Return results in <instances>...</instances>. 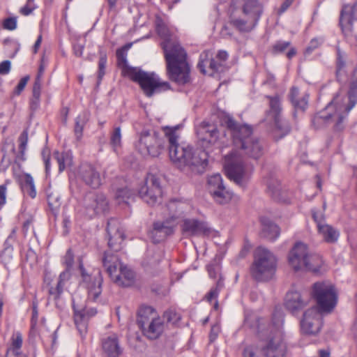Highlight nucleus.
<instances>
[{
    "label": "nucleus",
    "instance_id": "9b49d317",
    "mask_svg": "<svg viewBox=\"0 0 357 357\" xmlns=\"http://www.w3.org/2000/svg\"><path fill=\"white\" fill-rule=\"evenodd\" d=\"M339 24L345 36H354L357 42V0L354 4L342 6Z\"/></svg>",
    "mask_w": 357,
    "mask_h": 357
},
{
    "label": "nucleus",
    "instance_id": "ddd939ff",
    "mask_svg": "<svg viewBox=\"0 0 357 357\" xmlns=\"http://www.w3.org/2000/svg\"><path fill=\"white\" fill-rule=\"evenodd\" d=\"M79 270L83 282L88 290V299L96 301L102 292V278L100 271H96L93 275H89L82 264H79Z\"/></svg>",
    "mask_w": 357,
    "mask_h": 357
},
{
    "label": "nucleus",
    "instance_id": "2f4dec72",
    "mask_svg": "<svg viewBox=\"0 0 357 357\" xmlns=\"http://www.w3.org/2000/svg\"><path fill=\"white\" fill-rule=\"evenodd\" d=\"M21 188L25 195L31 199L36 196V190L33 177L29 174H24L21 178Z\"/></svg>",
    "mask_w": 357,
    "mask_h": 357
},
{
    "label": "nucleus",
    "instance_id": "72a5a7b5",
    "mask_svg": "<svg viewBox=\"0 0 357 357\" xmlns=\"http://www.w3.org/2000/svg\"><path fill=\"white\" fill-rule=\"evenodd\" d=\"M322 265L323 261L321 257L317 254H311L308 255L306 263L304 265V269L319 273L321 272Z\"/></svg>",
    "mask_w": 357,
    "mask_h": 357
},
{
    "label": "nucleus",
    "instance_id": "1a4fd4ad",
    "mask_svg": "<svg viewBox=\"0 0 357 357\" xmlns=\"http://www.w3.org/2000/svg\"><path fill=\"white\" fill-rule=\"evenodd\" d=\"M312 297L317 302V309L321 312H331L337 302V291L330 282H317L312 286Z\"/></svg>",
    "mask_w": 357,
    "mask_h": 357
},
{
    "label": "nucleus",
    "instance_id": "864d4df0",
    "mask_svg": "<svg viewBox=\"0 0 357 357\" xmlns=\"http://www.w3.org/2000/svg\"><path fill=\"white\" fill-rule=\"evenodd\" d=\"M312 214L314 222L317 223V227L326 223L325 216L323 211L313 209L312 211Z\"/></svg>",
    "mask_w": 357,
    "mask_h": 357
},
{
    "label": "nucleus",
    "instance_id": "bf43d9fd",
    "mask_svg": "<svg viewBox=\"0 0 357 357\" xmlns=\"http://www.w3.org/2000/svg\"><path fill=\"white\" fill-rule=\"evenodd\" d=\"M10 61L8 60L3 61L0 63V74L7 75L10 70Z\"/></svg>",
    "mask_w": 357,
    "mask_h": 357
},
{
    "label": "nucleus",
    "instance_id": "b1692460",
    "mask_svg": "<svg viewBox=\"0 0 357 357\" xmlns=\"http://www.w3.org/2000/svg\"><path fill=\"white\" fill-rule=\"evenodd\" d=\"M289 97L296 110L304 112L307 107L309 95L306 93L301 94L297 87H291Z\"/></svg>",
    "mask_w": 357,
    "mask_h": 357
},
{
    "label": "nucleus",
    "instance_id": "7ed1b4c3",
    "mask_svg": "<svg viewBox=\"0 0 357 357\" xmlns=\"http://www.w3.org/2000/svg\"><path fill=\"white\" fill-rule=\"evenodd\" d=\"M107 232L109 236L108 246L109 250L104 252L102 263L111 280L117 285L130 287L135 282L134 272L123 266L119 257L112 251L118 252L121 249V243L125 239V234L119 220L110 218L107 221Z\"/></svg>",
    "mask_w": 357,
    "mask_h": 357
},
{
    "label": "nucleus",
    "instance_id": "a211bd4d",
    "mask_svg": "<svg viewBox=\"0 0 357 357\" xmlns=\"http://www.w3.org/2000/svg\"><path fill=\"white\" fill-rule=\"evenodd\" d=\"M181 227L183 235L187 237L209 232V228L206 222L194 218L184 219Z\"/></svg>",
    "mask_w": 357,
    "mask_h": 357
},
{
    "label": "nucleus",
    "instance_id": "37998d69",
    "mask_svg": "<svg viewBox=\"0 0 357 357\" xmlns=\"http://www.w3.org/2000/svg\"><path fill=\"white\" fill-rule=\"evenodd\" d=\"M268 193L273 199L281 198L280 184L278 180H271L267 183Z\"/></svg>",
    "mask_w": 357,
    "mask_h": 357
},
{
    "label": "nucleus",
    "instance_id": "e2e57ef3",
    "mask_svg": "<svg viewBox=\"0 0 357 357\" xmlns=\"http://www.w3.org/2000/svg\"><path fill=\"white\" fill-rule=\"evenodd\" d=\"M84 48V45L81 43H75L73 45V51L74 54L77 56H81L83 54V50Z\"/></svg>",
    "mask_w": 357,
    "mask_h": 357
},
{
    "label": "nucleus",
    "instance_id": "f704fd0d",
    "mask_svg": "<svg viewBox=\"0 0 357 357\" xmlns=\"http://www.w3.org/2000/svg\"><path fill=\"white\" fill-rule=\"evenodd\" d=\"M54 158L58 163L59 172H63L66 167L70 166L73 162L71 154L67 152L59 153V151H55L54 153Z\"/></svg>",
    "mask_w": 357,
    "mask_h": 357
},
{
    "label": "nucleus",
    "instance_id": "6e6d98bb",
    "mask_svg": "<svg viewBox=\"0 0 357 357\" xmlns=\"http://www.w3.org/2000/svg\"><path fill=\"white\" fill-rule=\"evenodd\" d=\"M74 263V254L70 248L67 250L65 256L63 257V264L66 266V269H70Z\"/></svg>",
    "mask_w": 357,
    "mask_h": 357
},
{
    "label": "nucleus",
    "instance_id": "79ce46f5",
    "mask_svg": "<svg viewBox=\"0 0 357 357\" xmlns=\"http://www.w3.org/2000/svg\"><path fill=\"white\" fill-rule=\"evenodd\" d=\"M19 153L16 156L15 161H24L25 160V151L28 142V132L26 130H24L19 137Z\"/></svg>",
    "mask_w": 357,
    "mask_h": 357
},
{
    "label": "nucleus",
    "instance_id": "423d86ee",
    "mask_svg": "<svg viewBox=\"0 0 357 357\" xmlns=\"http://www.w3.org/2000/svg\"><path fill=\"white\" fill-rule=\"evenodd\" d=\"M162 191L158 178L153 174H148L144 185L140 188L137 194L128 188H123L116 190L115 197L117 199H122V201L135 199L156 201L158 199L162 198Z\"/></svg>",
    "mask_w": 357,
    "mask_h": 357
},
{
    "label": "nucleus",
    "instance_id": "680f3d73",
    "mask_svg": "<svg viewBox=\"0 0 357 357\" xmlns=\"http://www.w3.org/2000/svg\"><path fill=\"white\" fill-rule=\"evenodd\" d=\"M320 45V42L317 38H313L311 40L308 47L306 48V52L310 54L314 50L317 48Z\"/></svg>",
    "mask_w": 357,
    "mask_h": 357
},
{
    "label": "nucleus",
    "instance_id": "cd10ccee",
    "mask_svg": "<svg viewBox=\"0 0 357 357\" xmlns=\"http://www.w3.org/2000/svg\"><path fill=\"white\" fill-rule=\"evenodd\" d=\"M263 12L262 6L257 0H245L242 8L243 15L259 21Z\"/></svg>",
    "mask_w": 357,
    "mask_h": 357
},
{
    "label": "nucleus",
    "instance_id": "473e14b6",
    "mask_svg": "<svg viewBox=\"0 0 357 357\" xmlns=\"http://www.w3.org/2000/svg\"><path fill=\"white\" fill-rule=\"evenodd\" d=\"M89 113L83 112L79 114L75 120L74 132L77 140H80L82 137L83 130L89 119Z\"/></svg>",
    "mask_w": 357,
    "mask_h": 357
},
{
    "label": "nucleus",
    "instance_id": "58836bf2",
    "mask_svg": "<svg viewBox=\"0 0 357 357\" xmlns=\"http://www.w3.org/2000/svg\"><path fill=\"white\" fill-rule=\"evenodd\" d=\"M85 310H75L74 320L80 334L86 331L87 320L86 318Z\"/></svg>",
    "mask_w": 357,
    "mask_h": 357
},
{
    "label": "nucleus",
    "instance_id": "2eb2a0df",
    "mask_svg": "<svg viewBox=\"0 0 357 357\" xmlns=\"http://www.w3.org/2000/svg\"><path fill=\"white\" fill-rule=\"evenodd\" d=\"M307 248L303 243H297L289 254V263L296 271L304 269L308 257Z\"/></svg>",
    "mask_w": 357,
    "mask_h": 357
},
{
    "label": "nucleus",
    "instance_id": "774afa93",
    "mask_svg": "<svg viewBox=\"0 0 357 357\" xmlns=\"http://www.w3.org/2000/svg\"><path fill=\"white\" fill-rule=\"evenodd\" d=\"M221 36L222 38H230L232 36V33L230 32L227 26H224L220 31Z\"/></svg>",
    "mask_w": 357,
    "mask_h": 357
},
{
    "label": "nucleus",
    "instance_id": "338daca9",
    "mask_svg": "<svg viewBox=\"0 0 357 357\" xmlns=\"http://www.w3.org/2000/svg\"><path fill=\"white\" fill-rule=\"evenodd\" d=\"M294 0H285L282 4L281 5V7L278 11L279 14H282L284 11L287 10V8L291 5Z\"/></svg>",
    "mask_w": 357,
    "mask_h": 357
},
{
    "label": "nucleus",
    "instance_id": "4468645a",
    "mask_svg": "<svg viewBox=\"0 0 357 357\" xmlns=\"http://www.w3.org/2000/svg\"><path fill=\"white\" fill-rule=\"evenodd\" d=\"M178 217L172 215L165 221H158L153 223V229L150 232V237L154 243H158L166 239L174 231V220Z\"/></svg>",
    "mask_w": 357,
    "mask_h": 357
},
{
    "label": "nucleus",
    "instance_id": "f3484780",
    "mask_svg": "<svg viewBox=\"0 0 357 357\" xmlns=\"http://www.w3.org/2000/svg\"><path fill=\"white\" fill-rule=\"evenodd\" d=\"M335 97H339L342 109L348 114L357 102V69H356L351 77L347 96L337 94Z\"/></svg>",
    "mask_w": 357,
    "mask_h": 357
},
{
    "label": "nucleus",
    "instance_id": "412c9836",
    "mask_svg": "<svg viewBox=\"0 0 357 357\" xmlns=\"http://www.w3.org/2000/svg\"><path fill=\"white\" fill-rule=\"evenodd\" d=\"M79 174L85 183L92 188H96L100 185V174L92 165L89 164L82 165L80 167Z\"/></svg>",
    "mask_w": 357,
    "mask_h": 357
},
{
    "label": "nucleus",
    "instance_id": "6ab92c4d",
    "mask_svg": "<svg viewBox=\"0 0 357 357\" xmlns=\"http://www.w3.org/2000/svg\"><path fill=\"white\" fill-rule=\"evenodd\" d=\"M209 192L214 197L222 198L225 199H234V195L227 190L222 184V176L219 174L211 176L208 180Z\"/></svg>",
    "mask_w": 357,
    "mask_h": 357
},
{
    "label": "nucleus",
    "instance_id": "a19ab883",
    "mask_svg": "<svg viewBox=\"0 0 357 357\" xmlns=\"http://www.w3.org/2000/svg\"><path fill=\"white\" fill-rule=\"evenodd\" d=\"M345 54L339 48L337 50L336 61V77L338 81H341V77L344 75V68L346 66Z\"/></svg>",
    "mask_w": 357,
    "mask_h": 357
},
{
    "label": "nucleus",
    "instance_id": "dca6fc26",
    "mask_svg": "<svg viewBox=\"0 0 357 357\" xmlns=\"http://www.w3.org/2000/svg\"><path fill=\"white\" fill-rule=\"evenodd\" d=\"M309 303V298L303 296L296 290H290L287 293L285 306L293 314L303 310Z\"/></svg>",
    "mask_w": 357,
    "mask_h": 357
},
{
    "label": "nucleus",
    "instance_id": "603ef678",
    "mask_svg": "<svg viewBox=\"0 0 357 357\" xmlns=\"http://www.w3.org/2000/svg\"><path fill=\"white\" fill-rule=\"evenodd\" d=\"M3 27L10 31L15 30L17 27V17H10L6 18L3 22Z\"/></svg>",
    "mask_w": 357,
    "mask_h": 357
},
{
    "label": "nucleus",
    "instance_id": "ea45409f",
    "mask_svg": "<svg viewBox=\"0 0 357 357\" xmlns=\"http://www.w3.org/2000/svg\"><path fill=\"white\" fill-rule=\"evenodd\" d=\"M41 84L39 80L34 82L32 98L30 100V108L31 110H36L40 106V97Z\"/></svg>",
    "mask_w": 357,
    "mask_h": 357
},
{
    "label": "nucleus",
    "instance_id": "c03bdc74",
    "mask_svg": "<svg viewBox=\"0 0 357 357\" xmlns=\"http://www.w3.org/2000/svg\"><path fill=\"white\" fill-rule=\"evenodd\" d=\"M110 144L114 151L121 146V130L120 126L115 127L111 133Z\"/></svg>",
    "mask_w": 357,
    "mask_h": 357
},
{
    "label": "nucleus",
    "instance_id": "aec40b11",
    "mask_svg": "<svg viewBox=\"0 0 357 357\" xmlns=\"http://www.w3.org/2000/svg\"><path fill=\"white\" fill-rule=\"evenodd\" d=\"M258 21L243 14L238 16L231 13L229 17V23L240 32H250L257 25Z\"/></svg>",
    "mask_w": 357,
    "mask_h": 357
},
{
    "label": "nucleus",
    "instance_id": "7c9ffc66",
    "mask_svg": "<svg viewBox=\"0 0 357 357\" xmlns=\"http://www.w3.org/2000/svg\"><path fill=\"white\" fill-rule=\"evenodd\" d=\"M117 59V66L122 70V74L129 77L132 74V70L137 69V67H132L128 64L127 61V53L125 52V50L118 49L116 52Z\"/></svg>",
    "mask_w": 357,
    "mask_h": 357
},
{
    "label": "nucleus",
    "instance_id": "f03ea898",
    "mask_svg": "<svg viewBox=\"0 0 357 357\" xmlns=\"http://www.w3.org/2000/svg\"><path fill=\"white\" fill-rule=\"evenodd\" d=\"M225 124L231 132L234 150L225 156L224 167L228 178L241 184L246 177L247 169L238 150L257 160L264 154V146L259 138L253 136L250 126L239 124L231 117L227 118Z\"/></svg>",
    "mask_w": 357,
    "mask_h": 357
},
{
    "label": "nucleus",
    "instance_id": "8fccbe9b",
    "mask_svg": "<svg viewBox=\"0 0 357 357\" xmlns=\"http://www.w3.org/2000/svg\"><path fill=\"white\" fill-rule=\"evenodd\" d=\"M36 8V6L34 3V0H27L26 5L20 8V13L27 16L31 14Z\"/></svg>",
    "mask_w": 357,
    "mask_h": 357
},
{
    "label": "nucleus",
    "instance_id": "39448f33",
    "mask_svg": "<svg viewBox=\"0 0 357 357\" xmlns=\"http://www.w3.org/2000/svg\"><path fill=\"white\" fill-rule=\"evenodd\" d=\"M339 97H334L325 109L316 114L312 119V125L315 129L333 124L336 131H342L346 126L348 114L342 109Z\"/></svg>",
    "mask_w": 357,
    "mask_h": 357
},
{
    "label": "nucleus",
    "instance_id": "9d476101",
    "mask_svg": "<svg viewBox=\"0 0 357 357\" xmlns=\"http://www.w3.org/2000/svg\"><path fill=\"white\" fill-rule=\"evenodd\" d=\"M266 98L268 99L269 109L266 112L264 121L274 125V136L280 139L287 135L291 129L289 123L282 119L281 98L278 95L267 96Z\"/></svg>",
    "mask_w": 357,
    "mask_h": 357
},
{
    "label": "nucleus",
    "instance_id": "4be33fe9",
    "mask_svg": "<svg viewBox=\"0 0 357 357\" xmlns=\"http://www.w3.org/2000/svg\"><path fill=\"white\" fill-rule=\"evenodd\" d=\"M261 229L260 236L270 241H275L280 234L279 227L270 219L262 217L261 218Z\"/></svg>",
    "mask_w": 357,
    "mask_h": 357
},
{
    "label": "nucleus",
    "instance_id": "0e129e2a",
    "mask_svg": "<svg viewBox=\"0 0 357 357\" xmlns=\"http://www.w3.org/2000/svg\"><path fill=\"white\" fill-rule=\"evenodd\" d=\"M68 270L69 269H66V271H63L59 275L58 283H61V285L63 287L64 285V282L69 278L70 273Z\"/></svg>",
    "mask_w": 357,
    "mask_h": 357
},
{
    "label": "nucleus",
    "instance_id": "c756f323",
    "mask_svg": "<svg viewBox=\"0 0 357 357\" xmlns=\"http://www.w3.org/2000/svg\"><path fill=\"white\" fill-rule=\"evenodd\" d=\"M317 229L326 242L333 243L337 241L339 232L332 226L324 223L317 227Z\"/></svg>",
    "mask_w": 357,
    "mask_h": 357
},
{
    "label": "nucleus",
    "instance_id": "13d9d810",
    "mask_svg": "<svg viewBox=\"0 0 357 357\" xmlns=\"http://www.w3.org/2000/svg\"><path fill=\"white\" fill-rule=\"evenodd\" d=\"M220 331V327L219 324H216L211 326L210 334H209L210 342H213L216 340Z\"/></svg>",
    "mask_w": 357,
    "mask_h": 357
},
{
    "label": "nucleus",
    "instance_id": "20e7f679",
    "mask_svg": "<svg viewBox=\"0 0 357 357\" xmlns=\"http://www.w3.org/2000/svg\"><path fill=\"white\" fill-rule=\"evenodd\" d=\"M156 31L164 39L160 45L164 52L169 78L178 84L190 82V68L187 62V53L181 45L171 39L170 31L160 17L155 20Z\"/></svg>",
    "mask_w": 357,
    "mask_h": 357
},
{
    "label": "nucleus",
    "instance_id": "c85d7f7f",
    "mask_svg": "<svg viewBox=\"0 0 357 357\" xmlns=\"http://www.w3.org/2000/svg\"><path fill=\"white\" fill-rule=\"evenodd\" d=\"M264 352L267 357H284L285 347L281 342H275L271 339L264 348Z\"/></svg>",
    "mask_w": 357,
    "mask_h": 357
},
{
    "label": "nucleus",
    "instance_id": "4d7b16f0",
    "mask_svg": "<svg viewBox=\"0 0 357 357\" xmlns=\"http://www.w3.org/2000/svg\"><path fill=\"white\" fill-rule=\"evenodd\" d=\"M29 79V76L27 75V76L22 77L20 80L19 83L16 86L15 91H14V93L15 95L19 96L21 93V92L25 88Z\"/></svg>",
    "mask_w": 357,
    "mask_h": 357
},
{
    "label": "nucleus",
    "instance_id": "393cba45",
    "mask_svg": "<svg viewBox=\"0 0 357 357\" xmlns=\"http://www.w3.org/2000/svg\"><path fill=\"white\" fill-rule=\"evenodd\" d=\"M160 317L156 310L151 306L142 305L137 312V322L139 328L144 327L149 322Z\"/></svg>",
    "mask_w": 357,
    "mask_h": 357
},
{
    "label": "nucleus",
    "instance_id": "c9c22d12",
    "mask_svg": "<svg viewBox=\"0 0 357 357\" xmlns=\"http://www.w3.org/2000/svg\"><path fill=\"white\" fill-rule=\"evenodd\" d=\"M11 347L7 349L6 356L12 353L15 356H18L21 354L20 348L22 345V336L20 332H17L12 336Z\"/></svg>",
    "mask_w": 357,
    "mask_h": 357
},
{
    "label": "nucleus",
    "instance_id": "6e6552de",
    "mask_svg": "<svg viewBox=\"0 0 357 357\" xmlns=\"http://www.w3.org/2000/svg\"><path fill=\"white\" fill-rule=\"evenodd\" d=\"M132 74L128 77L137 83L147 97H152L154 93L167 91L170 85L167 82H162L153 72H146L140 68L132 70Z\"/></svg>",
    "mask_w": 357,
    "mask_h": 357
},
{
    "label": "nucleus",
    "instance_id": "69168bd1",
    "mask_svg": "<svg viewBox=\"0 0 357 357\" xmlns=\"http://www.w3.org/2000/svg\"><path fill=\"white\" fill-rule=\"evenodd\" d=\"M42 155L43 157L45 165V171H46V173L48 174L50 170L49 153H47V155H46V152L45 151H43L42 153Z\"/></svg>",
    "mask_w": 357,
    "mask_h": 357
},
{
    "label": "nucleus",
    "instance_id": "f8f14e48",
    "mask_svg": "<svg viewBox=\"0 0 357 357\" xmlns=\"http://www.w3.org/2000/svg\"><path fill=\"white\" fill-rule=\"evenodd\" d=\"M321 312L317 307H310L305 311L301 321L302 333L316 335L320 332L323 325Z\"/></svg>",
    "mask_w": 357,
    "mask_h": 357
},
{
    "label": "nucleus",
    "instance_id": "bb28decb",
    "mask_svg": "<svg viewBox=\"0 0 357 357\" xmlns=\"http://www.w3.org/2000/svg\"><path fill=\"white\" fill-rule=\"evenodd\" d=\"M82 213L89 218L106 213L109 211L108 202H85Z\"/></svg>",
    "mask_w": 357,
    "mask_h": 357
},
{
    "label": "nucleus",
    "instance_id": "a18cd8bd",
    "mask_svg": "<svg viewBox=\"0 0 357 357\" xmlns=\"http://www.w3.org/2000/svg\"><path fill=\"white\" fill-rule=\"evenodd\" d=\"M107 64V54L105 52L100 51V59L98 61V83L100 82L102 78L105 74V68Z\"/></svg>",
    "mask_w": 357,
    "mask_h": 357
},
{
    "label": "nucleus",
    "instance_id": "de8ad7c7",
    "mask_svg": "<svg viewBox=\"0 0 357 357\" xmlns=\"http://www.w3.org/2000/svg\"><path fill=\"white\" fill-rule=\"evenodd\" d=\"M162 319L166 320L167 323L176 324L180 319V316L174 311L169 310L164 312Z\"/></svg>",
    "mask_w": 357,
    "mask_h": 357
},
{
    "label": "nucleus",
    "instance_id": "5701e85b",
    "mask_svg": "<svg viewBox=\"0 0 357 357\" xmlns=\"http://www.w3.org/2000/svg\"><path fill=\"white\" fill-rule=\"evenodd\" d=\"M164 328V321L161 317H158L140 328L143 335L150 340L158 339L163 333Z\"/></svg>",
    "mask_w": 357,
    "mask_h": 357
},
{
    "label": "nucleus",
    "instance_id": "e433bc0d",
    "mask_svg": "<svg viewBox=\"0 0 357 357\" xmlns=\"http://www.w3.org/2000/svg\"><path fill=\"white\" fill-rule=\"evenodd\" d=\"M203 54L200 56V61L197 64L198 68L203 74H206V71L205 67L208 66V67L214 72H218L221 67L222 64L216 61L214 59H206L203 58Z\"/></svg>",
    "mask_w": 357,
    "mask_h": 357
},
{
    "label": "nucleus",
    "instance_id": "a878e982",
    "mask_svg": "<svg viewBox=\"0 0 357 357\" xmlns=\"http://www.w3.org/2000/svg\"><path fill=\"white\" fill-rule=\"evenodd\" d=\"M102 349L108 357H119L122 354L118 338L113 335L102 340Z\"/></svg>",
    "mask_w": 357,
    "mask_h": 357
},
{
    "label": "nucleus",
    "instance_id": "49530a36",
    "mask_svg": "<svg viewBox=\"0 0 357 357\" xmlns=\"http://www.w3.org/2000/svg\"><path fill=\"white\" fill-rule=\"evenodd\" d=\"M223 287V282L221 279H219L216 282V287L210 290V291L206 295V298L208 301L211 302L213 298H217L220 289Z\"/></svg>",
    "mask_w": 357,
    "mask_h": 357
},
{
    "label": "nucleus",
    "instance_id": "3c124183",
    "mask_svg": "<svg viewBox=\"0 0 357 357\" xmlns=\"http://www.w3.org/2000/svg\"><path fill=\"white\" fill-rule=\"evenodd\" d=\"M291 43L287 41H278L273 46V52L274 54L284 52L289 46Z\"/></svg>",
    "mask_w": 357,
    "mask_h": 357
},
{
    "label": "nucleus",
    "instance_id": "052dcab7",
    "mask_svg": "<svg viewBox=\"0 0 357 357\" xmlns=\"http://www.w3.org/2000/svg\"><path fill=\"white\" fill-rule=\"evenodd\" d=\"M282 324V316L280 312H275L273 317V326L275 328H279Z\"/></svg>",
    "mask_w": 357,
    "mask_h": 357
},
{
    "label": "nucleus",
    "instance_id": "0eeeda50",
    "mask_svg": "<svg viewBox=\"0 0 357 357\" xmlns=\"http://www.w3.org/2000/svg\"><path fill=\"white\" fill-rule=\"evenodd\" d=\"M275 268V255L264 247L259 246L256 248L251 268L253 278L257 281H266L272 278Z\"/></svg>",
    "mask_w": 357,
    "mask_h": 357
},
{
    "label": "nucleus",
    "instance_id": "09e8293b",
    "mask_svg": "<svg viewBox=\"0 0 357 357\" xmlns=\"http://www.w3.org/2000/svg\"><path fill=\"white\" fill-rule=\"evenodd\" d=\"M242 357H259V349L254 345L246 346L242 351Z\"/></svg>",
    "mask_w": 357,
    "mask_h": 357
},
{
    "label": "nucleus",
    "instance_id": "4c0bfd02",
    "mask_svg": "<svg viewBox=\"0 0 357 357\" xmlns=\"http://www.w3.org/2000/svg\"><path fill=\"white\" fill-rule=\"evenodd\" d=\"M0 259L1 261L6 267L13 264L14 262L15 256L13 248L10 243L6 245V243H4V248L0 254Z\"/></svg>",
    "mask_w": 357,
    "mask_h": 357
},
{
    "label": "nucleus",
    "instance_id": "f257e3e1",
    "mask_svg": "<svg viewBox=\"0 0 357 357\" xmlns=\"http://www.w3.org/2000/svg\"><path fill=\"white\" fill-rule=\"evenodd\" d=\"M178 127L164 128V136L160 137L155 132L144 130L139 138V149L142 152L156 157L167 147L172 162L181 170L188 169L195 173H202L207 165L208 151L221 146L220 132L215 123L202 121L196 128L199 145L204 151L193 150L190 146L180 145L176 134Z\"/></svg>",
    "mask_w": 357,
    "mask_h": 357
},
{
    "label": "nucleus",
    "instance_id": "5fc2aeb1",
    "mask_svg": "<svg viewBox=\"0 0 357 357\" xmlns=\"http://www.w3.org/2000/svg\"><path fill=\"white\" fill-rule=\"evenodd\" d=\"M63 287L62 285H61V283H57V285L55 288L51 287L49 289L50 296L54 301L58 300L63 292Z\"/></svg>",
    "mask_w": 357,
    "mask_h": 357
}]
</instances>
